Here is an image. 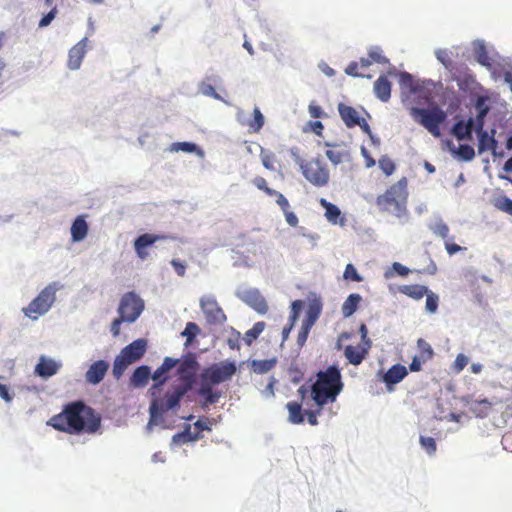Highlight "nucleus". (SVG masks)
I'll use <instances>...</instances> for the list:
<instances>
[{
	"instance_id": "obj_1",
	"label": "nucleus",
	"mask_w": 512,
	"mask_h": 512,
	"mask_svg": "<svg viewBox=\"0 0 512 512\" xmlns=\"http://www.w3.org/2000/svg\"><path fill=\"white\" fill-rule=\"evenodd\" d=\"M101 416L83 401L66 404L62 411L52 416L47 425L70 435L95 434L101 427Z\"/></svg>"
},
{
	"instance_id": "obj_2",
	"label": "nucleus",
	"mask_w": 512,
	"mask_h": 512,
	"mask_svg": "<svg viewBox=\"0 0 512 512\" xmlns=\"http://www.w3.org/2000/svg\"><path fill=\"white\" fill-rule=\"evenodd\" d=\"M408 197V180L402 177L378 195L375 204L381 213L401 219L408 216Z\"/></svg>"
},
{
	"instance_id": "obj_3",
	"label": "nucleus",
	"mask_w": 512,
	"mask_h": 512,
	"mask_svg": "<svg viewBox=\"0 0 512 512\" xmlns=\"http://www.w3.org/2000/svg\"><path fill=\"white\" fill-rule=\"evenodd\" d=\"M177 366V375L181 380V387L189 386V391L192 389L195 382L196 371L198 368V362L193 355H188L182 359H174L171 357L164 358L160 367H158L152 374V379L156 382L152 389H156L162 386L167 380L165 376L171 369Z\"/></svg>"
},
{
	"instance_id": "obj_4",
	"label": "nucleus",
	"mask_w": 512,
	"mask_h": 512,
	"mask_svg": "<svg viewBox=\"0 0 512 512\" xmlns=\"http://www.w3.org/2000/svg\"><path fill=\"white\" fill-rule=\"evenodd\" d=\"M343 389L342 377L337 366H329L317 373L315 383L311 387V396L318 407L332 403Z\"/></svg>"
},
{
	"instance_id": "obj_5",
	"label": "nucleus",
	"mask_w": 512,
	"mask_h": 512,
	"mask_svg": "<svg viewBox=\"0 0 512 512\" xmlns=\"http://www.w3.org/2000/svg\"><path fill=\"white\" fill-rule=\"evenodd\" d=\"M159 388L160 386L156 389H150L153 397L149 408L150 422L157 420L158 417L170 410L179 408L181 399L189 392V386L173 385L162 396H157Z\"/></svg>"
},
{
	"instance_id": "obj_6",
	"label": "nucleus",
	"mask_w": 512,
	"mask_h": 512,
	"mask_svg": "<svg viewBox=\"0 0 512 512\" xmlns=\"http://www.w3.org/2000/svg\"><path fill=\"white\" fill-rule=\"evenodd\" d=\"M303 177L315 187H325L330 181V172L321 155L315 158H296Z\"/></svg>"
},
{
	"instance_id": "obj_7",
	"label": "nucleus",
	"mask_w": 512,
	"mask_h": 512,
	"mask_svg": "<svg viewBox=\"0 0 512 512\" xmlns=\"http://www.w3.org/2000/svg\"><path fill=\"white\" fill-rule=\"evenodd\" d=\"M410 114L413 119L426 128L433 136L439 137L440 126L446 120L447 114L439 106L429 108L411 107Z\"/></svg>"
},
{
	"instance_id": "obj_8",
	"label": "nucleus",
	"mask_w": 512,
	"mask_h": 512,
	"mask_svg": "<svg viewBox=\"0 0 512 512\" xmlns=\"http://www.w3.org/2000/svg\"><path fill=\"white\" fill-rule=\"evenodd\" d=\"M61 288L58 282L48 284L40 293L35 297L27 307L22 309L23 313L36 320L39 316L49 311L51 306L56 300V292Z\"/></svg>"
},
{
	"instance_id": "obj_9",
	"label": "nucleus",
	"mask_w": 512,
	"mask_h": 512,
	"mask_svg": "<svg viewBox=\"0 0 512 512\" xmlns=\"http://www.w3.org/2000/svg\"><path fill=\"white\" fill-rule=\"evenodd\" d=\"M144 310V301L134 292L125 293L120 299L118 313L127 323L135 322Z\"/></svg>"
},
{
	"instance_id": "obj_10",
	"label": "nucleus",
	"mask_w": 512,
	"mask_h": 512,
	"mask_svg": "<svg viewBox=\"0 0 512 512\" xmlns=\"http://www.w3.org/2000/svg\"><path fill=\"white\" fill-rule=\"evenodd\" d=\"M237 367L233 361H222L206 368L202 373V380L210 384H220L228 381L236 373Z\"/></svg>"
},
{
	"instance_id": "obj_11",
	"label": "nucleus",
	"mask_w": 512,
	"mask_h": 512,
	"mask_svg": "<svg viewBox=\"0 0 512 512\" xmlns=\"http://www.w3.org/2000/svg\"><path fill=\"white\" fill-rule=\"evenodd\" d=\"M478 134V153L482 154L486 151H490L494 157L502 158L503 152L497 151V140L495 139V130H491V134L488 131L483 130V123H479L476 128Z\"/></svg>"
},
{
	"instance_id": "obj_12",
	"label": "nucleus",
	"mask_w": 512,
	"mask_h": 512,
	"mask_svg": "<svg viewBox=\"0 0 512 512\" xmlns=\"http://www.w3.org/2000/svg\"><path fill=\"white\" fill-rule=\"evenodd\" d=\"M168 238L169 237L166 235L151 234V233L142 234L139 237H137L134 241L135 252L141 260H145L149 256V253L147 251L148 247L152 246L157 241L167 240Z\"/></svg>"
},
{
	"instance_id": "obj_13",
	"label": "nucleus",
	"mask_w": 512,
	"mask_h": 512,
	"mask_svg": "<svg viewBox=\"0 0 512 512\" xmlns=\"http://www.w3.org/2000/svg\"><path fill=\"white\" fill-rule=\"evenodd\" d=\"M200 304L203 312L205 313L209 321L217 323L225 321L226 316L214 298H202Z\"/></svg>"
},
{
	"instance_id": "obj_14",
	"label": "nucleus",
	"mask_w": 512,
	"mask_h": 512,
	"mask_svg": "<svg viewBox=\"0 0 512 512\" xmlns=\"http://www.w3.org/2000/svg\"><path fill=\"white\" fill-rule=\"evenodd\" d=\"M147 342L144 339H137L124 347L120 354L123 355L128 361L127 363H134L141 359L146 352Z\"/></svg>"
},
{
	"instance_id": "obj_15",
	"label": "nucleus",
	"mask_w": 512,
	"mask_h": 512,
	"mask_svg": "<svg viewBox=\"0 0 512 512\" xmlns=\"http://www.w3.org/2000/svg\"><path fill=\"white\" fill-rule=\"evenodd\" d=\"M86 46L87 39L83 38L69 50L67 61L69 69L77 70L80 68L86 54Z\"/></svg>"
},
{
	"instance_id": "obj_16",
	"label": "nucleus",
	"mask_w": 512,
	"mask_h": 512,
	"mask_svg": "<svg viewBox=\"0 0 512 512\" xmlns=\"http://www.w3.org/2000/svg\"><path fill=\"white\" fill-rule=\"evenodd\" d=\"M108 368L109 364L104 360L92 363L85 374L86 381L94 385L100 383L104 379Z\"/></svg>"
},
{
	"instance_id": "obj_17",
	"label": "nucleus",
	"mask_w": 512,
	"mask_h": 512,
	"mask_svg": "<svg viewBox=\"0 0 512 512\" xmlns=\"http://www.w3.org/2000/svg\"><path fill=\"white\" fill-rule=\"evenodd\" d=\"M253 185L263 191L268 196H274L276 203L280 206H287V198L281 193L268 186V183L264 177L257 176L252 180Z\"/></svg>"
},
{
	"instance_id": "obj_18",
	"label": "nucleus",
	"mask_w": 512,
	"mask_h": 512,
	"mask_svg": "<svg viewBox=\"0 0 512 512\" xmlns=\"http://www.w3.org/2000/svg\"><path fill=\"white\" fill-rule=\"evenodd\" d=\"M338 112L341 119L348 128H352L355 127L356 124H360L359 120L362 117H360L358 111L354 107L348 106L344 103H339Z\"/></svg>"
},
{
	"instance_id": "obj_19",
	"label": "nucleus",
	"mask_w": 512,
	"mask_h": 512,
	"mask_svg": "<svg viewBox=\"0 0 512 512\" xmlns=\"http://www.w3.org/2000/svg\"><path fill=\"white\" fill-rule=\"evenodd\" d=\"M60 368V364L55 362L53 359L41 356L39 363L35 367V372L44 378L55 375Z\"/></svg>"
},
{
	"instance_id": "obj_20",
	"label": "nucleus",
	"mask_w": 512,
	"mask_h": 512,
	"mask_svg": "<svg viewBox=\"0 0 512 512\" xmlns=\"http://www.w3.org/2000/svg\"><path fill=\"white\" fill-rule=\"evenodd\" d=\"M391 87L392 84L388 80L386 75H381L375 82H374V93L376 97L381 100L382 102H387L391 97Z\"/></svg>"
},
{
	"instance_id": "obj_21",
	"label": "nucleus",
	"mask_w": 512,
	"mask_h": 512,
	"mask_svg": "<svg viewBox=\"0 0 512 512\" xmlns=\"http://www.w3.org/2000/svg\"><path fill=\"white\" fill-rule=\"evenodd\" d=\"M370 348L365 346L348 345L344 349V355L352 365H359L365 359Z\"/></svg>"
},
{
	"instance_id": "obj_22",
	"label": "nucleus",
	"mask_w": 512,
	"mask_h": 512,
	"mask_svg": "<svg viewBox=\"0 0 512 512\" xmlns=\"http://www.w3.org/2000/svg\"><path fill=\"white\" fill-rule=\"evenodd\" d=\"M408 374V370L404 365L395 364L385 373L383 380L387 385H395L401 382Z\"/></svg>"
},
{
	"instance_id": "obj_23",
	"label": "nucleus",
	"mask_w": 512,
	"mask_h": 512,
	"mask_svg": "<svg viewBox=\"0 0 512 512\" xmlns=\"http://www.w3.org/2000/svg\"><path fill=\"white\" fill-rule=\"evenodd\" d=\"M245 302L259 314H265L268 311V305L265 298L258 291H249L246 293Z\"/></svg>"
},
{
	"instance_id": "obj_24",
	"label": "nucleus",
	"mask_w": 512,
	"mask_h": 512,
	"mask_svg": "<svg viewBox=\"0 0 512 512\" xmlns=\"http://www.w3.org/2000/svg\"><path fill=\"white\" fill-rule=\"evenodd\" d=\"M325 146L330 148L326 150V157L334 165L342 163L345 159L349 157V152L347 150L341 149L340 145L338 144L325 142Z\"/></svg>"
},
{
	"instance_id": "obj_25",
	"label": "nucleus",
	"mask_w": 512,
	"mask_h": 512,
	"mask_svg": "<svg viewBox=\"0 0 512 512\" xmlns=\"http://www.w3.org/2000/svg\"><path fill=\"white\" fill-rule=\"evenodd\" d=\"M150 377H152L150 367L142 365L135 369L130 378V383L134 387H144L147 385Z\"/></svg>"
},
{
	"instance_id": "obj_26",
	"label": "nucleus",
	"mask_w": 512,
	"mask_h": 512,
	"mask_svg": "<svg viewBox=\"0 0 512 512\" xmlns=\"http://www.w3.org/2000/svg\"><path fill=\"white\" fill-rule=\"evenodd\" d=\"M388 75H397L399 77V84L403 89H407L410 93H416L419 90V85L416 83L413 76L408 72L397 73L395 68L388 71Z\"/></svg>"
},
{
	"instance_id": "obj_27",
	"label": "nucleus",
	"mask_w": 512,
	"mask_h": 512,
	"mask_svg": "<svg viewBox=\"0 0 512 512\" xmlns=\"http://www.w3.org/2000/svg\"><path fill=\"white\" fill-rule=\"evenodd\" d=\"M474 121L469 119L467 122L458 121L454 124L452 132L458 140H468L471 138Z\"/></svg>"
},
{
	"instance_id": "obj_28",
	"label": "nucleus",
	"mask_w": 512,
	"mask_h": 512,
	"mask_svg": "<svg viewBox=\"0 0 512 512\" xmlns=\"http://www.w3.org/2000/svg\"><path fill=\"white\" fill-rule=\"evenodd\" d=\"M88 233V225L83 216H78L71 226V237L74 242L83 240Z\"/></svg>"
},
{
	"instance_id": "obj_29",
	"label": "nucleus",
	"mask_w": 512,
	"mask_h": 512,
	"mask_svg": "<svg viewBox=\"0 0 512 512\" xmlns=\"http://www.w3.org/2000/svg\"><path fill=\"white\" fill-rule=\"evenodd\" d=\"M398 291L412 299L420 300L427 294L428 288L424 285L410 284L399 286Z\"/></svg>"
},
{
	"instance_id": "obj_30",
	"label": "nucleus",
	"mask_w": 512,
	"mask_h": 512,
	"mask_svg": "<svg viewBox=\"0 0 512 512\" xmlns=\"http://www.w3.org/2000/svg\"><path fill=\"white\" fill-rule=\"evenodd\" d=\"M322 310V303L320 300H313L307 309L306 317L303 320L302 323L306 324L307 326L313 327V325L318 320L320 313Z\"/></svg>"
},
{
	"instance_id": "obj_31",
	"label": "nucleus",
	"mask_w": 512,
	"mask_h": 512,
	"mask_svg": "<svg viewBox=\"0 0 512 512\" xmlns=\"http://www.w3.org/2000/svg\"><path fill=\"white\" fill-rule=\"evenodd\" d=\"M276 358L250 361L251 370L256 374L268 373L276 366Z\"/></svg>"
},
{
	"instance_id": "obj_32",
	"label": "nucleus",
	"mask_w": 512,
	"mask_h": 512,
	"mask_svg": "<svg viewBox=\"0 0 512 512\" xmlns=\"http://www.w3.org/2000/svg\"><path fill=\"white\" fill-rule=\"evenodd\" d=\"M211 385L209 382L203 381L198 390V395L204 398L205 405L214 404L220 398V393L214 392Z\"/></svg>"
},
{
	"instance_id": "obj_33",
	"label": "nucleus",
	"mask_w": 512,
	"mask_h": 512,
	"mask_svg": "<svg viewBox=\"0 0 512 512\" xmlns=\"http://www.w3.org/2000/svg\"><path fill=\"white\" fill-rule=\"evenodd\" d=\"M362 297L357 293L350 294L342 305V314L345 317L352 316L357 310Z\"/></svg>"
},
{
	"instance_id": "obj_34",
	"label": "nucleus",
	"mask_w": 512,
	"mask_h": 512,
	"mask_svg": "<svg viewBox=\"0 0 512 512\" xmlns=\"http://www.w3.org/2000/svg\"><path fill=\"white\" fill-rule=\"evenodd\" d=\"M319 203L323 208H325V217L327 218V220L333 224L338 223V220L341 216L340 209L336 205L328 202L324 198H321Z\"/></svg>"
},
{
	"instance_id": "obj_35",
	"label": "nucleus",
	"mask_w": 512,
	"mask_h": 512,
	"mask_svg": "<svg viewBox=\"0 0 512 512\" xmlns=\"http://www.w3.org/2000/svg\"><path fill=\"white\" fill-rule=\"evenodd\" d=\"M287 409L289 411V420L294 424H300L304 421L301 404L298 402L287 403Z\"/></svg>"
},
{
	"instance_id": "obj_36",
	"label": "nucleus",
	"mask_w": 512,
	"mask_h": 512,
	"mask_svg": "<svg viewBox=\"0 0 512 512\" xmlns=\"http://www.w3.org/2000/svg\"><path fill=\"white\" fill-rule=\"evenodd\" d=\"M265 329V322H256L244 335L245 343L250 346Z\"/></svg>"
},
{
	"instance_id": "obj_37",
	"label": "nucleus",
	"mask_w": 512,
	"mask_h": 512,
	"mask_svg": "<svg viewBox=\"0 0 512 512\" xmlns=\"http://www.w3.org/2000/svg\"><path fill=\"white\" fill-rule=\"evenodd\" d=\"M200 333L199 326L194 322H188L181 335L186 337L185 346L188 347L192 344L195 337Z\"/></svg>"
},
{
	"instance_id": "obj_38",
	"label": "nucleus",
	"mask_w": 512,
	"mask_h": 512,
	"mask_svg": "<svg viewBox=\"0 0 512 512\" xmlns=\"http://www.w3.org/2000/svg\"><path fill=\"white\" fill-rule=\"evenodd\" d=\"M417 347L419 349L418 356L421 358L422 361L427 362L428 360L432 359V357L434 355V351H433L431 345L427 341H425L422 338L418 339Z\"/></svg>"
},
{
	"instance_id": "obj_39",
	"label": "nucleus",
	"mask_w": 512,
	"mask_h": 512,
	"mask_svg": "<svg viewBox=\"0 0 512 512\" xmlns=\"http://www.w3.org/2000/svg\"><path fill=\"white\" fill-rule=\"evenodd\" d=\"M453 153L463 161H471L475 157L474 148L468 144L459 145L457 150H453Z\"/></svg>"
},
{
	"instance_id": "obj_40",
	"label": "nucleus",
	"mask_w": 512,
	"mask_h": 512,
	"mask_svg": "<svg viewBox=\"0 0 512 512\" xmlns=\"http://www.w3.org/2000/svg\"><path fill=\"white\" fill-rule=\"evenodd\" d=\"M487 100L488 99L484 96H479L476 100L475 107L478 111L477 120H476L477 126H479V123L484 124V118L489 111V107L486 105Z\"/></svg>"
},
{
	"instance_id": "obj_41",
	"label": "nucleus",
	"mask_w": 512,
	"mask_h": 512,
	"mask_svg": "<svg viewBox=\"0 0 512 512\" xmlns=\"http://www.w3.org/2000/svg\"><path fill=\"white\" fill-rule=\"evenodd\" d=\"M127 359L123 357L122 354H119L113 364V375L115 378L119 379L123 373L125 372L126 368L131 364L127 363Z\"/></svg>"
},
{
	"instance_id": "obj_42",
	"label": "nucleus",
	"mask_w": 512,
	"mask_h": 512,
	"mask_svg": "<svg viewBox=\"0 0 512 512\" xmlns=\"http://www.w3.org/2000/svg\"><path fill=\"white\" fill-rule=\"evenodd\" d=\"M491 406L492 404L487 399H483L480 401H475L472 404L471 409L477 417H485L491 409Z\"/></svg>"
},
{
	"instance_id": "obj_43",
	"label": "nucleus",
	"mask_w": 512,
	"mask_h": 512,
	"mask_svg": "<svg viewBox=\"0 0 512 512\" xmlns=\"http://www.w3.org/2000/svg\"><path fill=\"white\" fill-rule=\"evenodd\" d=\"M263 125L264 116L261 113L260 109L258 107H255L253 111V119L249 121V127L253 132L257 133L262 129Z\"/></svg>"
},
{
	"instance_id": "obj_44",
	"label": "nucleus",
	"mask_w": 512,
	"mask_h": 512,
	"mask_svg": "<svg viewBox=\"0 0 512 512\" xmlns=\"http://www.w3.org/2000/svg\"><path fill=\"white\" fill-rule=\"evenodd\" d=\"M435 55L437 60L441 62L446 69L450 71L454 69V62L448 50L439 49L436 51Z\"/></svg>"
},
{
	"instance_id": "obj_45",
	"label": "nucleus",
	"mask_w": 512,
	"mask_h": 512,
	"mask_svg": "<svg viewBox=\"0 0 512 512\" xmlns=\"http://www.w3.org/2000/svg\"><path fill=\"white\" fill-rule=\"evenodd\" d=\"M378 164H379L380 169L383 171V173L386 176L392 175L396 168L393 160L390 157H388L387 155H383L379 159Z\"/></svg>"
},
{
	"instance_id": "obj_46",
	"label": "nucleus",
	"mask_w": 512,
	"mask_h": 512,
	"mask_svg": "<svg viewBox=\"0 0 512 512\" xmlns=\"http://www.w3.org/2000/svg\"><path fill=\"white\" fill-rule=\"evenodd\" d=\"M426 295V310L433 314L438 309L439 297L435 293L428 290Z\"/></svg>"
},
{
	"instance_id": "obj_47",
	"label": "nucleus",
	"mask_w": 512,
	"mask_h": 512,
	"mask_svg": "<svg viewBox=\"0 0 512 512\" xmlns=\"http://www.w3.org/2000/svg\"><path fill=\"white\" fill-rule=\"evenodd\" d=\"M430 229L432 230V232L443 238V239H446L448 238V235H449V227L446 223H444L442 220H439L438 222H436L433 226L430 227Z\"/></svg>"
},
{
	"instance_id": "obj_48",
	"label": "nucleus",
	"mask_w": 512,
	"mask_h": 512,
	"mask_svg": "<svg viewBox=\"0 0 512 512\" xmlns=\"http://www.w3.org/2000/svg\"><path fill=\"white\" fill-rule=\"evenodd\" d=\"M304 306V302L302 300H295L291 304V312L289 316V321L291 325H295L297 319L299 318L300 312Z\"/></svg>"
},
{
	"instance_id": "obj_49",
	"label": "nucleus",
	"mask_w": 512,
	"mask_h": 512,
	"mask_svg": "<svg viewBox=\"0 0 512 512\" xmlns=\"http://www.w3.org/2000/svg\"><path fill=\"white\" fill-rule=\"evenodd\" d=\"M343 277L345 280H351L354 282H361L363 278L359 275L353 264L349 263L346 265Z\"/></svg>"
},
{
	"instance_id": "obj_50",
	"label": "nucleus",
	"mask_w": 512,
	"mask_h": 512,
	"mask_svg": "<svg viewBox=\"0 0 512 512\" xmlns=\"http://www.w3.org/2000/svg\"><path fill=\"white\" fill-rule=\"evenodd\" d=\"M420 444H421L422 448L425 449L429 455H433L436 452L437 445H436V441L433 437L421 436Z\"/></svg>"
},
{
	"instance_id": "obj_51",
	"label": "nucleus",
	"mask_w": 512,
	"mask_h": 512,
	"mask_svg": "<svg viewBox=\"0 0 512 512\" xmlns=\"http://www.w3.org/2000/svg\"><path fill=\"white\" fill-rule=\"evenodd\" d=\"M495 206L499 210L512 216V200L509 197L503 196V197L498 198Z\"/></svg>"
},
{
	"instance_id": "obj_52",
	"label": "nucleus",
	"mask_w": 512,
	"mask_h": 512,
	"mask_svg": "<svg viewBox=\"0 0 512 512\" xmlns=\"http://www.w3.org/2000/svg\"><path fill=\"white\" fill-rule=\"evenodd\" d=\"M280 208H281L282 212L284 213L286 222L290 226L296 227L298 225V223H299V220H298V217L295 215V213L290 211L289 201H287V206L286 207L280 206Z\"/></svg>"
},
{
	"instance_id": "obj_53",
	"label": "nucleus",
	"mask_w": 512,
	"mask_h": 512,
	"mask_svg": "<svg viewBox=\"0 0 512 512\" xmlns=\"http://www.w3.org/2000/svg\"><path fill=\"white\" fill-rule=\"evenodd\" d=\"M476 59L483 66H488V67L491 66V59L488 56V53L484 46H481L476 51Z\"/></svg>"
},
{
	"instance_id": "obj_54",
	"label": "nucleus",
	"mask_w": 512,
	"mask_h": 512,
	"mask_svg": "<svg viewBox=\"0 0 512 512\" xmlns=\"http://www.w3.org/2000/svg\"><path fill=\"white\" fill-rule=\"evenodd\" d=\"M467 364H468L467 356L460 353L456 356V359H455L452 367L456 373H459L467 366Z\"/></svg>"
},
{
	"instance_id": "obj_55",
	"label": "nucleus",
	"mask_w": 512,
	"mask_h": 512,
	"mask_svg": "<svg viewBox=\"0 0 512 512\" xmlns=\"http://www.w3.org/2000/svg\"><path fill=\"white\" fill-rule=\"evenodd\" d=\"M198 437H199L198 435H194V436L191 435V433L189 431V426H188L184 432L174 435L173 440L175 442L184 443V442L196 440V439H198Z\"/></svg>"
},
{
	"instance_id": "obj_56",
	"label": "nucleus",
	"mask_w": 512,
	"mask_h": 512,
	"mask_svg": "<svg viewBox=\"0 0 512 512\" xmlns=\"http://www.w3.org/2000/svg\"><path fill=\"white\" fill-rule=\"evenodd\" d=\"M368 57L371 61V63H381L386 64L389 62V60L381 54V51L379 49L371 50L368 54Z\"/></svg>"
},
{
	"instance_id": "obj_57",
	"label": "nucleus",
	"mask_w": 512,
	"mask_h": 512,
	"mask_svg": "<svg viewBox=\"0 0 512 512\" xmlns=\"http://www.w3.org/2000/svg\"><path fill=\"white\" fill-rule=\"evenodd\" d=\"M312 327L307 326L306 324L302 323L301 329L298 333L297 337V343L300 347H302L305 342L307 341L308 335L310 333Z\"/></svg>"
},
{
	"instance_id": "obj_58",
	"label": "nucleus",
	"mask_w": 512,
	"mask_h": 512,
	"mask_svg": "<svg viewBox=\"0 0 512 512\" xmlns=\"http://www.w3.org/2000/svg\"><path fill=\"white\" fill-rule=\"evenodd\" d=\"M173 150L175 151H184V152H194L196 150V145L190 142H178L173 144Z\"/></svg>"
},
{
	"instance_id": "obj_59",
	"label": "nucleus",
	"mask_w": 512,
	"mask_h": 512,
	"mask_svg": "<svg viewBox=\"0 0 512 512\" xmlns=\"http://www.w3.org/2000/svg\"><path fill=\"white\" fill-rule=\"evenodd\" d=\"M308 111L310 116L315 119L322 118L325 115L321 106L317 105L315 102L309 104Z\"/></svg>"
},
{
	"instance_id": "obj_60",
	"label": "nucleus",
	"mask_w": 512,
	"mask_h": 512,
	"mask_svg": "<svg viewBox=\"0 0 512 512\" xmlns=\"http://www.w3.org/2000/svg\"><path fill=\"white\" fill-rule=\"evenodd\" d=\"M359 63L353 61L345 69V73L352 77H364V74L358 72Z\"/></svg>"
},
{
	"instance_id": "obj_61",
	"label": "nucleus",
	"mask_w": 512,
	"mask_h": 512,
	"mask_svg": "<svg viewBox=\"0 0 512 512\" xmlns=\"http://www.w3.org/2000/svg\"><path fill=\"white\" fill-rule=\"evenodd\" d=\"M126 322L125 319H123L121 316L115 318L110 326V331L114 337L119 336L120 334V326L122 323Z\"/></svg>"
},
{
	"instance_id": "obj_62",
	"label": "nucleus",
	"mask_w": 512,
	"mask_h": 512,
	"mask_svg": "<svg viewBox=\"0 0 512 512\" xmlns=\"http://www.w3.org/2000/svg\"><path fill=\"white\" fill-rule=\"evenodd\" d=\"M171 265L173 266L176 274L180 277H183L186 273V265L180 262L179 260L173 259L171 261Z\"/></svg>"
},
{
	"instance_id": "obj_63",
	"label": "nucleus",
	"mask_w": 512,
	"mask_h": 512,
	"mask_svg": "<svg viewBox=\"0 0 512 512\" xmlns=\"http://www.w3.org/2000/svg\"><path fill=\"white\" fill-rule=\"evenodd\" d=\"M55 15H56V8H53L50 12H48L46 15H44L40 22H39V26L40 27H46L48 26L51 21L55 18Z\"/></svg>"
},
{
	"instance_id": "obj_64",
	"label": "nucleus",
	"mask_w": 512,
	"mask_h": 512,
	"mask_svg": "<svg viewBox=\"0 0 512 512\" xmlns=\"http://www.w3.org/2000/svg\"><path fill=\"white\" fill-rule=\"evenodd\" d=\"M201 91L204 95L219 99V95L216 93L214 87L210 84L203 83L201 85Z\"/></svg>"
}]
</instances>
